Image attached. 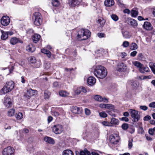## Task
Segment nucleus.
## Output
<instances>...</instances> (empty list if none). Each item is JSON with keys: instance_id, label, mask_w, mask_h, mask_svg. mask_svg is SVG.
I'll return each mask as SVG.
<instances>
[{"instance_id": "nucleus-1", "label": "nucleus", "mask_w": 155, "mask_h": 155, "mask_svg": "<svg viewBox=\"0 0 155 155\" xmlns=\"http://www.w3.org/2000/svg\"><path fill=\"white\" fill-rule=\"evenodd\" d=\"M94 73L95 76L101 79L105 78L107 74V71L106 68L101 65L96 66L94 69Z\"/></svg>"}, {"instance_id": "nucleus-2", "label": "nucleus", "mask_w": 155, "mask_h": 155, "mask_svg": "<svg viewBox=\"0 0 155 155\" xmlns=\"http://www.w3.org/2000/svg\"><path fill=\"white\" fill-rule=\"evenodd\" d=\"M91 32L86 29H81L78 31V39L79 40H84L90 37Z\"/></svg>"}, {"instance_id": "nucleus-3", "label": "nucleus", "mask_w": 155, "mask_h": 155, "mask_svg": "<svg viewBox=\"0 0 155 155\" xmlns=\"http://www.w3.org/2000/svg\"><path fill=\"white\" fill-rule=\"evenodd\" d=\"M14 82L12 81L7 82L5 85L1 89V92L5 94L11 91L14 88Z\"/></svg>"}, {"instance_id": "nucleus-4", "label": "nucleus", "mask_w": 155, "mask_h": 155, "mask_svg": "<svg viewBox=\"0 0 155 155\" xmlns=\"http://www.w3.org/2000/svg\"><path fill=\"white\" fill-rule=\"evenodd\" d=\"M32 19L34 24L37 26H39L42 22V16L41 14L38 12L34 13L32 16Z\"/></svg>"}, {"instance_id": "nucleus-5", "label": "nucleus", "mask_w": 155, "mask_h": 155, "mask_svg": "<svg viewBox=\"0 0 155 155\" xmlns=\"http://www.w3.org/2000/svg\"><path fill=\"white\" fill-rule=\"evenodd\" d=\"M129 111L130 113V116L133 118V121L134 122H137L140 119V116L138 114V111L134 109H130Z\"/></svg>"}, {"instance_id": "nucleus-6", "label": "nucleus", "mask_w": 155, "mask_h": 155, "mask_svg": "<svg viewBox=\"0 0 155 155\" xmlns=\"http://www.w3.org/2000/svg\"><path fill=\"white\" fill-rule=\"evenodd\" d=\"M15 150L13 148L8 147L4 149L3 151V155H14Z\"/></svg>"}, {"instance_id": "nucleus-7", "label": "nucleus", "mask_w": 155, "mask_h": 155, "mask_svg": "<svg viewBox=\"0 0 155 155\" xmlns=\"http://www.w3.org/2000/svg\"><path fill=\"white\" fill-rule=\"evenodd\" d=\"M109 139L111 143L116 144L119 142L120 138L118 134H113L110 135Z\"/></svg>"}, {"instance_id": "nucleus-8", "label": "nucleus", "mask_w": 155, "mask_h": 155, "mask_svg": "<svg viewBox=\"0 0 155 155\" xmlns=\"http://www.w3.org/2000/svg\"><path fill=\"white\" fill-rule=\"evenodd\" d=\"M52 128L53 131L56 134H60L63 131V127L60 124L54 125Z\"/></svg>"}, {"instance_id": "nucleus-9", "label": "nucleus", "mask_w": 155, "mask_h": 155, "mask_svg": "<svg viewBox=\"0 0 155 155\" xmlns=\"http://www.w3.org/2000/svg\"><path fill=\"white\" fill-rule=\"evenodd\" d=\"M3 103L5 107L7 108H9L11 107L12 105V100L11 98L8 97H5Z\"/></svg>"}, {"instance_id": "nucleus-10", "label": "nucleus", "mask_w": 155, "mask_h": 155, "mask_svg": "<svg viewBox=\"0 0 155 155\" xmlns=\"http://www.w3.org/2000/svg\"><path fill=\"white\" fill-rule=\"evenodd\" d=\"M10 22V19L8 16H4L1 19V23L2 25L4 26L8 25Z\"/></svg>"}, {"instance_id": "nucleus-11", "label": "nucleus", "mask_w": 155, "mask_h": 155, "mask_svg": "<svg viewBox=\"0 0 155 155\" xmlns=\"http://www.w3.org/2000/svg\"><path fill=\"white\" fill-rule=\"evenodd\" d=\"M127 69L126 66L124 63H119L117 65V69L119 71H124Z\"/></svg>"}, {"instance_id": "nucleus-12", "label": "nucleus", "mask_w": 155, "mask_h": 155, "mask_svg": "<svg viewBox=\"0 0 155 155\" xmlns=\"http://www.w3.org/2000/svg\"><path fill=\"white\" fill-rule=\"evenodd\" d=\"M81 0H69V4L71 6L74 7L80 4Z\"/></svg>"}, {"instance_id": "nucleus-13", "label": "nucleus", "mask_w": 155, "mask_h": 155, "mask_svg": "<svg viewBox=\"0 0 155 155\" xmlns=\"http://www.w3.org/2000/svg\"><path fill=\"white\" fill-rule=\"evenodd\" d=\"M94 99L98 101L107 103L108 102V100L106 98H103L99 95H96L94 97Z\"/></svg>"}, {"instance_id": "nucleus-14", "label": "nucleus", "mask_w": 155, "mask_h": 155, "mask_svg": "<svg viewBox=\"0 0 155 155\" xmlns=\"http://www.w3.org/2000/svg\"><path fill=\"white\" fill-rule=\"evenodd\" d=\"M96 80L95 78L92 76L89 77L87 80V82L89 85L92 86L96 83Z\"/></svg>"}, {"instance_id": "nucleus-15", "label": "nucleus", "mask_w": 155, "mask_h": 155, "mask_svg": "<svg viewBox=\"0 0 155 155\" xmlns=\"http://www.w3.org/2000/svg\"><path fill=\"white\" fill-rule=\"evenodd\" d=\"M143 27L144 28L147 30H151L153 29V27L151 24L148 21H145L144 22Z\"/></svg>"}, {"instance_id": "nucleus-16", "label": "nucleus", "mask_w": 155, "mask_h": 155, "mask_svg": "<svg viewBox=\"0 0 155 155\" xmlns=\"http://www.w3.org/2000/svg\"><path fill=\"white\" fill-rule=\"evenodd\" d=\"M36 92V90H33L31 89H30L29 90H27L26 94H25V95L26 97H30L34 95Z\"/></svg>"}, {"instance_id": "nucleus-17", "label": "nucleus", "mask_w": 155, "mask_h": 155, "mask_svg": "<svg viewBox=\"0 0 155 155\" xmlns=\"http://www.w3.org/2000/svg\"><path fill=\"white\" fill-rule=\"evenodd\" d=\"M18 42L22 43L23 41L20 39L15 37H13L11 38L10 40V43L12 45H14Z\"/></svg>"}, {"instance_id": "nucleus-18", "label": "nucleus", "mask_w": 155, "mask_h": 155, "mask_svg": "<svg viewBox=\"0 0 155 155\" xmlns=\"http://www.w3.org/2000/svg\"><path fill=\"white\" fill-rule=\"evenodd\" d=\"M105 5L107 7H111L114 4V0H105L104 2Z\"/></svg>"}, {"instance_id": "nucleus-19", "label": "nucleus", "mask_w": 155, "mask_h": 155, "mask_svg": "<svg viewBox=\"0 0 155 155\" xmlns=\"http://www.w3.org/2000/svg\"><path fill=\"white\" fill-rule=\"evenodd\" d=\"M128 21L129 22L130 25L134 28H135L137 25V22L136 20L129 18H128Z\"/></svg>"}, {"instance_id": "nucleus-20", "label": "nucleus", "mask_w": 155, "mask_h": 155, "mask_svg": "<svg viewBox=\"0 0 155 155\" xmlns=\"http://www.w3.org/2000/svg\"><path fill=\"white\" fill-rule=\"evenodd\" d=\"M71 111L74 113L79 114L81 113L82 110L80 108L75 106L72 108Z\"/></svg>"}, {"instance_id": "nucleus-21", "label": "nucleus", "mask_w": 155, "mask_h": 155, "mask_svg": "<svg viewBox=\"0 0 155 155\" xmlns=\"http://www.w3.org/2000/svg\"><path fill=\"white\" fill-rule=\"evenodd\" d=\"M44 140L46 142L50 144H53L54 143V139L49 137L47 136L45 137L44 138Z\"/></svg>"}, {"instance_id": "nucleus-22", "label": "nucleus", "mask_w": 155, "mask_h": 155, "mask_svg": "<svg viewBox=\"0 0 155 155\" xmlns=\"http://www.w3.org/2000/svg\"><path fill=\"white\" fill-rule=\"evenodd\" d=\"M122 33L123 37L125 38H129L131 37L130 33L127 31H123Z\"/></svg>"}, {"instance_id": "nucleus-23", "label": "nucleus", "mask_w": 155, "mask_h": 155, "mask_svg": "<svg viewBox=\"0 0 155 155\" xmlns=\"http://www.w3.org/2000/svg\"><path fill=\"white\" fill-rule=\"evenodd\" d=\"M41 38L40 35L38 34H35L32 37V39L33 42L35 43H37Z\"/></svg>"}, {"instance_id": "nucleus-24", "label": "nucleus", "mask_w": 155, "mask_h": 155, "mask_svg": "<svg viewBox=\"0 0 155 155\" xmlns=\"http://www.w3.org/2000/svg\"><path fill=\"white\" fill-rule=\"evenodd\" d=\"M62 155H74V154L71 150H66L63 151Z\"/></svg>"}, {"instance_id": "nucleus-25", "label": "nucleus", "mask_w": 155, "mask_h": 155, "mask_svg": "<svg viewBox=\"0 0 155 155\" xmlns=\"http://www.w3.org/2000/svg\"><path fill=\"white\" fill-rule=\"evenodd\" d=\"M79 154L80 155H91V153L87 149H84L80 151Z\"/></svg>"}, {"instance_id": "nucleus-26", "label": "nucleus", "mask_w": 155, "mask_h": 155, "mask_svg": "<svg viewBox=\"0 0 155 155\" xmlns=\"http://www.w3.org/2000/svg\"><path fill=\"white\" fill-rule=\"evenodd\" d=\"M35 48L32 45H28L26 47V50L29 52H33Z\"/></svg>"}, {"instance_id": "nucleus-27", "label": "nucleus", "mask_w": 155, "mask_h": 155, "mask_svg": "<svg viewBox=\"0 0 155 155\" xmlns=\"http://www.w3.org/2000/svg\"><path fill=\"white\" fill-rule=\"evenodd\" d=\"M133 64L137 68H139V69H140L143 66V64L138 61H134L132 62Z\"/></svg>"}, {"instance_id": "nucleus-28", "label": "nucleus", "mask_w": 155, "mask_h": 155, "mask_svg": "<svg viewBox=\"0 0 155 155\" xmlns=\"http://www.w3.org/2000/svg\"><path fill=\"white\" fill-rule=\"evenodd\" d=\"M15 110L14 109H11L9 110L7 112L8 116L9 117H12L13 116L15 113Z\"/></svg>"}, {"instance_id": "nucleus-29", "label": "nucleus", "mask_w": 155, "mask_h": 155, "mask_svg": "<svg viewBox=\"0 0 155 155\" xmlns=\"http://www.w3.org/2000/svg\"><path fill=\"white\" fill-rule=\"evenodd\" d=\"M2 35L1 36L2 39L3 40H6L8 37V34L6 32H5L3 30H1V31Z\"/></svg>"}, {"instance_id": "nucleus-30", "label": "nucleus", "mask_w": 155, "mask_h": 155, "mask_svg": "<svg viewBox=\"0 0 155 155\" xmlns=\"http://www.w3.org/2000/svg\"><path fill=\"white\" fill-rule=\"evenodd\" d=\"M41 52L42 53L46 54L48 58H50L51 53V52L48 50L45 49H43L41 50Z\"/></svg>"}, {"instance_id": "nucleus-31", "label": "nucleus", "mask_w": 155, "mask_h": 155, "mask_svg": "<svg viewBox=\"0 0 155 155\" xmlns=\"http://www.w3.org/2000/svg\"><path fill=\"white\" fill-rule=\"evenodd\" d=\"M139 71L142 73H144V71L148 72L150 71L149 68L147 67H143V66L140 69H139Z\"/></svg>"}, {"instance_id": "nucleus-32", "label": "nucleus", "mask_w": 155, "mask_h": 155, "mask_svg": "<svg viewBox=\"0 0 155 155\" xmlns=\"http://www.w3.org/2000/svg\"><path fill=\"white\" fill-rule=\"evenodd\" d=\"M105 22V20L102 18H99L97 21V23L100 24L101 26H103L104 25Z\"/></svg>"}, {"instance_id": "nucleus-33", "label": "nucleus", "mask_w": 155, "mask_h": 155, "mask_svg": "<svg viewBox=\"0 0 155 155\" xmlns=\"http://www.w3.org/2000/svg\"><path fill=\"white\" fill-rule=\"evenodd\" d=\"M119 120L115 118H113L111 119L110 121L111 125L114 124V125H117L119 123Z\"/></svg>"}, {"instance_id": "nucleus-34", "label": "nucleus", "mask_w": 155, "mask_h": 155, "mask_svg": "<svg viewBox=\"0 0 155 155\" xmlns=\"http://www.w3.org/2000/svg\"><path fill=\"white\" fill-rule=\"evenodd\" d=\"M138 48L137 44L135 43H132L130 45V48L131 50H135L137 49Z\"/></svg>"}, {"instance_id": "nucleus-35", "label": "nucleus", "mask_w": 155, "mask_h": 155, "mask_svg": "<svg viewBox=\"0 0 155 155\" xmlns=\"http://www.w3.org/2000/svg\"><path fill=\"white\" fill-rule=\"evenodd\" d=\"M59 95L63 97H65L68 96L69 93L65 91H61L59 92Z\"/></svg>"}, {"instance_id": "nucleus-36", "label": "nucleus", "mask_w": 155, "mask_h": 155, "mask_svg": "<svg viewBox=\"0 0 155 155\" xmlns=\"http://www.w3.org/2000/svg\"><path fill=\"white\" fill-rule=\"evenodd\" d=\"M106 109H109L111 110H113L115 109L114 106L111 104H106Z\"/></svg>"}, {"instance_id": "nucleus-37", "label": "nucleus", "mask_w": 155, "mask_h": 155, "mask_svg": "<svg viewBox=\"0 0 155 155\" xmlns=\"http://www.w3.org/2000/svg\"><path fill=\"white\" fill-rule=\"evenodd\" d=\"M15 117L18 120H20L23 118V115L22 113L19 112L15 114Z\"/></svg>"}, {"instance_id": "nucleus-38", "label": "nucleus", "mask_w": 155, "mask_h": 155, "mask_svg": "<svg viewBox=\"0 0 155 155\" xmlns=\"http://www.w3.org/2000/svg\"><path fill=\"white\" fill-rule=\"evenodd\" d=\"M131 16L133 17H136L138 15V11L133 9L131 12Z\"/></svg>"}, {"instance_id": "nucleus-39", "label": "nucleus", "mask_w": 155, "mask_h": 155, "mask_svg": "<svg viewBox=\"0 0 155 155\" xmlns=\"http://www.w3.org/2000/svg\"><path fill=\"white\" fill-rule=\"evenodd\" d=\"M50 95V93L48 91H45L44 92V98L45 100L48 99L49 98V96Z\"/></svg>"}, {"instance_id": "nucleus-40", "label": "nucleus", "mask_w": 155, "mask_h": 155, "mask_svg": "<svg viewBox=\"0 0 155 155\" xmlns=\"http://www.w3.org/2000/svg\"><path fill=\"white\" fill-rule=\"evenodd\" d=\"M149 65L153 72L155 74V64L150 63L149 64Z\"/></svg>"}, {"instance_id": "nucleus-41", "label": "nucleus", "mask_w": 155, "mask_h": 155, "mask_svg": "<svg viewBox=\"0 0 155 155\" xmlns=\"http://www.w3.org/2000/svg\"><path fill=\"white\" fill-rule=\"evenodd\" d=\"M52 4L53 6L55 7H57L59 5V2L58 0H52Z\"/></svg>"}, {"instance_id": "nucleus-42", "label": "nucleus", "mask_w": 155, "mask_h": 155, "mask_svg": "<svg viewBox=\"0 0 155 155\" xmlns=\"http://www.w3.org/2000/svg\"><path fill=\"white\" fill-rule=\"evenodd\" d=\"M131 86L133 88H136L138 87L139 84L138 83H137L135 81H133L132 82Z\"/></svg>"}, {"instance_id": "nucleus-43", "label": "nucleus", "mask_w": 155, "mask_h": 155, "mask_svg": "<svg viewBox=\"0 0 155 155\" xmlns=\"http://www.w3.org/2000/svg\"><path fill=\"white\" fill-rule=\"evenodd\" d=\"M99 115L100 117L103 118H105L107 117V114L104 112H99Z\"/></svg>"}, {"instance_id": "nucleus-44", "label": "nucleus", "mask_w": 155, "mask_h": 155, "mask_svg": "<svg viewBox=\"0 0 155 155\" xmlns=\"http://www.w3.org/2000/svg\"><path fill=\"white\" fill-rule=\"evenodd\" d=\"M112 19L115 21H117L118 20V16L115 14H113L111 15Z\"/></svg>"}, {"instance_id": "nucleus-45", "label": "nucleus", "mask_w": 155, "mask_h": 155, "mask_svg": "<svg viewBox=\"0 0 155 155\" xmlns=\"http://www.w3.org/2000/svg\"><path fill=\"white\" fill-rule=\"evenodd\" d=\"M102 124L104 126H112V125H111L110 123L109 122L104 121L102 122Z\"/></svg>"}, {"instance_id": "nucleus-46", "label": "nucleus", "mask_w": 155, "mask_h": 155, "mask_svg": "<svg viewBox=\"0 0 155 155\" xmlns=\"http://www.w3.org/2000/svg\"><path fill=\"white\" fill-rule=\"evenodd\" d=\"M133 140L132 139H130L129 140L128 146V148L129 149H130L133 146Z\"/></svg>"}, {"instance_id": "nucleus-47", "label": "nucleus", "mask_w": 155, "mask_h": 155, "mask_svg": "<svg viewBox=\"0 0 155 155\" xmlns=\"http://www.w3.org/2000/svg\"><path fill=\"white\" fill-rule=\"evenodd\" d=\"M29 60L31 63L33 64L36 62V60L35 57H30Z\"/></svg>"}, {"instance_id": "nucleus-48", "label": "nucleus", "mask_w": 155, "mask_h": 155, "mask_svg": "<svg viewBox=\"0 0 155 155\" xmlns=\"http://www.w3.org/2000/svg\"><path fill=\"white\" fill-rule=\"evenodd\" d=\"M129 45V42L128 41H124L122 45V46L124 48H127L128 47Z\"/></svg>"}, {"instance_id": "nucleus-49", "label": "nucleus", "mask_w": 155, "mask_h": 155, "mask_svg": "<svg viewBox=\"0 0 155 155\" xmlns=\"http://www.w3.org/2000/svg\"><path fill=\"white\" fill-rule=\"evenodd\" d=\"M122 127L124 130H126L128 128V125L127 124H123L122 125Z\"/></svg>"}, {"instance_id": "nucleus-50", "label": "nucleus", "mask_w": 155, "mask_h": 155, "mask_svg": "<svg viewBox=\"0 0 155 155\" xmlns=\"http://www.w3.org/2000/svg\"><path fill=\"white\" fill-rule=\"evenodd\" d=\"M138 133L140 134H143L144 133V131L143 127H139L138 130Z\"/></svg>"}, {"instance_id": "nucleus-51", "label": "nucleus", "mask_w": 155, "mask_h": 155, "mask_svg": "<svg viewBox=\"0 0 155 155\" xmlns=\"http://www.w3.org/2000/svg\"><path fill=\"white\" fill-rule=\"evenodd\" d=\"M51 66V64L49 62H48L45 64V68L46 69H49Z\"/></svg>"}, {"instance_id": "nucleus-52", "label": "nucleus", "mask_w": 155, "mask_h": 155, "mask_svg": "<svg viewBox=\"0 0 155 155\" xmlns=\"http://www.w3.org/2000/svg\"><path fill=\"white\" fill-rule=\"evenodd\" d=\"M140 108L141 109L144 111L148 109L147 107L145 105L140 106Z\"/></svg>"}, {"instance_id": "nucleus-53", "label": "nucleus", "mask_w": 155, "mask_h": 155, "mask_svg": "<svg viewBox=\"0 0 155 155\" xmlns=\"http://www.w3.org/2000/svg\"><path fill=\"white\" fill-rule=\"evenodd\" d=\"M81 87L78 88L75 91L76 94H79L81 92Z\"/></svg>"}, {"instance_id": "nucleus-54", "label": "nucleus", "mask_w": 155, "mask_h": 155, "mask_svg": "<svg viewBox=\"0 0 155 155\" xmlns=\"http://www.w3.org/2000/svg\"><path fill=\"white\" fill-rule=\"evenodd\" d=\"M97 35L98 37L100 38L104 37L105 36V34L103 33H98Z\"/></svg>"}, {"instance_id": "nucleus-55", "label": "nucleus", "mask_w": 155, "mask_h": 155, "mask_svg": "<svg viewBox=\"0 0 155 155\" xmlns=\"http://www.w3.org/2000/svg\"><path fill=\"white\" fill-rule=\"evenodd\" d=\"M85 113L86 115H89L91 114V111L90 110L87 108H85Z\"/></svg>"}, {"instance_id": "nucleus-56", "label": "nucleus", "mask_w": 155, "mask_h": 155, "mask_svg": "<svg viewBox=\"0 0 155 155\" xmlns=\"http://www.w3.org/2000/svg\"><path fill=\"white\" fill-rule=\"evenodd\" d=\"M149 106L150 107L155 108V102H153L150 103L149 104Z\"/></svg>"}, {"instance_id": "nucleus-57", "label": "nucleus", "mask_w": 155, "mask_h": 155, "mask_svg": "<svg viewBox=\"0 0 155 155\" xmlns=\"http://www.w3.org/2000/svg\"><path fill=\"white\" fill-rule=\"evenodd\" d=\"M137 52L136 51H134L130 53V55L132 57H135L137 54Z\"/></svg>"}, {"instance_id": "nucleus-58", "label": "nucleus", "mask_w": 155, "mask_h": 155, "mask_svg": "<svg viewBox=\"0 0 155 155\" xmlns=\"http://www.w3.org/2000/svg\"><path fill=\"white\" fill-rule=\"evenodd\" d=\"M150 119L151 117L149 115H147L144 117L143 120L144 121H147L150 120Z\"/></svg>"}, {"instance_id": "nucleus-59", "label": "nucleus", "mask_w": 155, "mask_h": 155, "mask_svg": "<svg viewBox=\"0 0 155 155\" xmlns=\"http://www.w3.org/2000/svg\"><path fill=\"white\" fill-rule=\"evenodd\" d=\"M148 132L150 135H154V131H153V130L152 129V128L149 129Z\"/></svg>"}, {"instance_id": "nucleus-60", "label": "nucleus", "mask_w": 155, "mask_h": 155, "mask_svg": "<svg viewBox=\"0 0 155 155\" xmlns=\"http://www.w3.org/2000/svg\"><path fill=\"white\" fill-rule=\"evenodd\" d=\"M120 120H122L125 121L126 122L128 121L129 120L128 118L125 117H123L120 119Z\"/></svg>"}, {"instance_id": "nucleus-61", "label": "nucleus", "mask_w": 155, "mask_h": 155, "mask_svg": "<svg viewBox=\"0 0 155 155\" xmlns=\"http://www.w3.org/2000/svg\"><path fill=\"white\" fill-rule=\"evenodd\" d=\"M106 104H101L99 105V107L101 108H105L106 109Z\"/></svg>"}, {"instance_id": "nucleus-62", "label": "nucleus", "mask_w": 155, "mask_h": 155, "mask_svg": "<svg viewBox=\"0 0 155 155\" xmlns=\"http://www.w3.org/2000/svg\"><path fill=\"white\" fill-rule=\"evenodd\" d=\"M81 91H82L84 93H86L87 92V91L86 89L84 87H81Z\"/></svg>"}, {"instance_id": "nucleus-63", "label": "nucleus", "mask_w": 155, "mask_h": 155, "mask_svg": "<svg viewBox=\"0 0 155 155\" xmlns=\"http://www.w3.org/2000/svg\"><path fill=\"white\" fill-rule=\"evenodd\" d=\"M127 55L126 53L125 52H122L121 53L120 56L122 58H124L125 57H126Z\"/></svg>"}, {"instance_id": "nucleus-64", "label": "nucleus", "mask_w": 155, "mask_h": 155, "mask_svg": "<svg viewBox=\"0 0 155 155\" xmlns=\"http://www.w3.org/2000/svg\"><path fill=\"white\" fill-rule=\"evenodd\" d=\"M137 57L139 59H142L143 58V54L141 53H139L137 56Z\"/></svg>"}]
</instances>
